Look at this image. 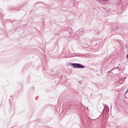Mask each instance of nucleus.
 Returning <instances> with one entry per match:
<instances>
[{
    "instance_id": "obj_2",
    "label": "nucleus",
    "mask_w": 128,
    "mask_h": 128,
    "mask_svg": "<svg viewBox=\"0 0 128 128\" xmlns=\"http://www.w3.org/2000/svg\"><path fill=\"white\" fill-rule=\"evenodd\" d=\"M83 28H81L80 29L76 32L77 34H80L83 32Z\"/></svg>"
},
{
    "instance_id": "obj_7",
    "label": "nucleus",
    "mask_w": 128,
    "mask_h": 128,
    "mask_svg": "<svg viewBox=\"0 0 128 128\" xmlns=\"http://www.w3.org/2000/svg\"><path fill=\"white\" fill-rule=\"evenodd\" d=\"M122 83V82H121V83Z\"/></svg>"
},
{
    "instance_id": "obj_3",
    "label": "nucleus",
    "mask_w": 128,
    "mask_h": 128,
    "mask_svg": "<svg viewBox=\"0 0 128 128\" xmlns=\"http://www.w3.org/2000/svg\"><path fill=\"white\" fill-rule=\"evenodd\" d=\"M101 0L103 1L104 2H107L108 1V0Z\"/></svg>"
},
{
    "instance_id": "obj_5",
    "label": "nucleus",
    "mask_w": 128,
    "mask_h": 128,
    "mask_svg": "<svg viewBox=\"0 0 128 128\" xmlns=\"http://www.w3.org/2000/svg\"><path fill=\"white\" fill-rule=\"evenodd\" d=\"M78 37H79V36H78V37L77 38H76V39H77L78 38Z\"/></svg>"
},
{
    "instance_id": "obj_1",
    "label": "nucleus",
    "mask_w": 128,
    "mask_h": 128,
    "mask_svg": "<svg viewBox=\"0 0 128 128\" xmlns=\"http://www.w3.org/2000/svg\"><path fill=\"white\" fill-rule=\"evenodd\" d=\"M72 64L74 68H85V66L78 63H72Z\"/></svg>"
},
{
    "instance_id": "obj_6",
    "label": "nucleus",
    "mask_w": 128,
    "mask_h": 128,
    "mask_svg": "<svg viewBox=\"0 0 128 128\" xmlns=\"http://www.w3.org/2000/svg\"><path fill=\"white\" fill-rule=\"evenodd\" d=\"M124 80V79H123V80Z\"/></svg>"
},
{
    "instance_id": "obj_4",
    "label": "nucleus",
    "mask_w": 128,
    "mask_h": 128,
    "mask_svg": "<svg viewBox=\"0 0 128 128\" xmlns=\"http://www.w3.org/2000/svg\"><path fill=\"white\" fill-rule=\"evenodd\" d=\"M128 92V88L126 92Z\"/></svg>"
}]
</instances>
